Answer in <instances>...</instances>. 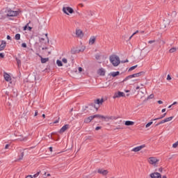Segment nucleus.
<instances>
[{
	"label": "nucleus",
	"instance_id": "f257e3e1",
	"mask_svg": "<svg viewBox=\"0 0 178 178\" xmlns=\"http://www.w3.org/2000/svg\"><path fill=\"white\" fill-rule=\"evenodd\" d=\"M110 62L115 67L119 66L120 65V58L117 55H111L109 57Z\"/></svg>",
	"mask_w": 178,
	"mask_h": 178
},
{
	"label": "nucleus",
	"instance_id": "f03ea898",
	"mask_svg": "<svg viewBox=\"0 0 178 178\" xmlns=\"http://www.w3.org/2000/svg\"><path fill=\"white\" fill-rule=\"evenodd\" d=\"M145 72H140L138 73L133 74L131 75L127 76L124 80L123 82L127 81V80H129V79H133L134 77H141L143 74H145Z\"/></svg>",
	"mask_w": 178,
	"mask_h": 178
},
{
	"label": "nucleus",
	"instance_id": "7ed1b4c3",
	"mask_svg": "<svg viewBox=\"0 0 178 178\" xmlns=\"http://www.w3.org/2000/svg\"><path fill=\"white\" fill-rule=\"evenodd\" d=\"M5 12L6 13V16H7V17H13L19 15V11L12 10L11 9H8Z\"/></svg>",
	"mask_w": 178,
	"mask_h": 178
},
{
	"label": "nucleus",
	"instance_id": "20e7f679",
	"mask_svg": "<svg viewBox=\"0 0 178 178\" xmlns=\"http://www.w3.org/2000/svg\"><path fill=\"white\" fill-rule=\"evenodd\" d=\"M92 118H93V119H95V118H98L99 119H111V120L116 119V118L115 117H105L104 115H101L99 114L92 115Z\"/></svg>",
	"mask_w": 178,
	"mask_h": 178
},
{
	"label": "nucleus",
	"instance_id": "39448f33",
	"mask_svg": "<svg viewBox=\"0 0 178 178\" xmlns=\"http://www.w3.org/2000/svg\"><path fill=\"white\" fill-rule=\"evenodd\" d=\"M63 12L65 13V15H69V13H73L74 10L70 7H63Z\"/></svg>",
	"mask_w": 178,
	"mask_h": 178
},
{
	"label": "nucleus",
	"instance_id": "423d86ee",
	"mask_svg": "<svg viewBox=\"0 0 178 178\" xmlns=\"http://www.w3.org/2000/svg\"><path fill=\"white\" fill-rule=\"evenodd\" d=\"M157 162H159V160H158L156 157L149 158V163H150V165H154V166H155Z\"/></svg>",
	"mask_w": 178,
	"mask_h": 178
},
{
	"label": "nucleus",
	"instance_id": "0eeeda50",
	"mask_svg": "<svg viewBox=\"0 0 178 178\" xmlns=\"http://www.w3.org/2000/svg\"><path fill=\"white\" fill-rule=\"evenodd\" d=\"M143 148H145V145H141L140 146H138L136 147H134L131 149L133 152H139V151H141Z\"/></svg>",
	"mask_w": 178,
	"mask_h": 178
},
{
	"label": "nucleus",
	"instance_id": "6e6552de",
	"mask_svg": "<svg viewBox=\"0 0 178 178\" xmlns=\"http://www.w3.org/2000/svg\"><path fill=\"white\" fill-rule=\"evenodd\" d=\"M151 178H162V175L159 172H152L150 174Z\"/></svg>",
	"mask_w": 178,
	"mask_h": 178
},
{
	"label": "nucleus",
	"instance_id": "1a4fd4ad",
	"mask_svg": "<svg viewBox=\"0 0 178 178\" xmlns=\"http://www.w3.org/2000/svg\"><path fill=\"white\" fill-rule=\"evenodd\" d=\"M121 97H124V92H118L117 93H115L113 96V99H115V98H120Z\"/></svg>",
	"mask_w": 178,
	"mask_h": 178
},
{
	"label": "nucleus",
	"instance_id": "9d476101",
	"mask_svg": "<svg viewBox=\"0 0 178 178\" xmlns=\"http://www.w3.org/2000/svg\"><path fill=\"white\" fill-rule=\"evenodd\" d=\"M3 77L6 81H12V77H10V75H9V74L4 72Z\"/></svg>",
	"mask_w": 178,
	"mask_h": 178
},
{
	"label": "nucleus",
	"instance_id": "9b49d317",
	"mask_svg": "<svg viewBox=\"0 0 178 178\" xmlns=\"http://www.w3.org/2000/svg\"><path fill=\"white\" fill-rule=\"evenodd\" d=\"M97 173H99L100 175H102L103 176H106V175L108 173V172L106 170L99 169L97 170Z\"/></svg>",
	"mask_w": 178,
	"mask_h": 178
},
{
	"label": "nucleus",
	"instance_id": "f8f14e48",
	"mask_svg": "<svg viewBox=\"0 0 178 178\" xmlns=\"http://www.w3.org/2000/svg\"><path fill=\"white\" fill-rule=\"evenodd\" d=\"M69 129V124H65L64 125L59 131V133L62 134V133H65V131L66 130H67Z\"/></svg>",
	"mask_w": 178,
	"mask_h": 178
},
{
	"label": "nucleus",
	"instance_id": "ddd939ff",
	"mask_svg": "<svg viewBox=\"0 0 178 178\" xmlns=\"http://www.w3.org/2000/svg\"><path fill=\"white\" fill-rule=\"evenodd\" d=\"M105 69L104 68H100L98 71H97V74H99V76H105Z\"/></svg>",
	"mask_w": 178,
	"mask_h": 178
},
{
	"label": "nucleus",
	"instance_id": "4468645a",
	"mask_svg": "<svg viewBox=\"0 0 178 178\" xmlns=\"http://www.w3.org/2000/svg\"><path fill=\"white\" fill-rule=\"evenodd\" d=\"M76 35H77V37H79L80 38H83V31L80 29L76 30Z\"/></svg>",
	"mask_w": 178,
	"mask_h": 178
},
{
	"label": "nucleus",
	"instance_id": "2eb2a0df",
	"mask_svg": "<svg viewBox=\"0 0 178 178\" xmlns=\"http://www.w3.org/2000/svg\"><path fill=\"white\" fill-rule=\"evenodd\" d=\"M6 47V42L4 40H2L1 44H0V51H3Z\"/></svg>",
	"mask_w": 178,
	"mask_h": 178
},
{
	"label": "nucleus",
	"instance_id": "dca6fc26",
	"mask_svg": "<svg viewBox=\"0 0 178 178\" xmlns=\"http://www.w3.org/2000/svg\"><path fill=\"white\" fill-rule=\"evenodd\" d=\"M95 40H97L95 36H92L89 40V44H90V45H93V44H95Z\"/></svg>",
	"mask_w": 178,
	"mask_h": 178
},
{
	"label": "nucleus",
	"instance_id": "f3484780",
	"mask_svg": "<svg viewBox=\"0 0 178 178\" xmlns=\"http://www.w3.org/2000/svg\"><path fill=\"white\" fill-rule=\"evenodd\" d=\"M95 104H97V105H102L104 104V99H97L95 100Z\"/></svg>",
	"mask_w": 178,
	"mask_h": 178
},
{
	"label": "nucleus",
	"instance_id": "a211bd4d",
	"mask_svg": "<svg viewBox=\"0 0 178 178\" xmlns=\"http://www.w3.org/2000/svg\"><path fill=\"white\" fill-rule=\"evenodd\" d=\"M93 119L92 115L89 116L88 118H85L84 123H90Z\"/></svg>",
	"mask_w": 178,
	"mask_h": 178
},
{
	"label": "nucleus",
	"instance_id": "6ab92c4d",
	"mask_svg": "<svg viewBox=\"0 0 178 178\" xmlns=\"http://www.w3.org/2000/svg\"><path fill=\"white\" fill-rule=\"evenodd\" d=\"M40 57L41 58V63H47V62H48V60H49V58H42V56H40Z\"/></svg>",
	"mask_w": 178,
	"mask_h": 178
},
{
	"label": "nucleus",
	"instance_id": "aec40b11",
	"mask_svg": "<svg viewBox=\"0 0 178 178\" xmlns=\"http://www.w3.org/2000/svg\"><path fill=\"white\" fill-rule=\"evenodd\" d=\"M119 74H120V72H119V71L113 72L111 73V76H112V77H116V76H119Z\"/></svg>",
	"mask_w": 178,
	"mask_h": 178
},
{
	"label": "nucleus",
	"instance_id": "412c9836",
	"mask_svg": "<svg viewBox=\"0 0 178 178\" xmlns=\"http://www.w3.org/2000/svg\"><path fill=\"white\" fill-rule=\"evenodd\" d=\"M176 51H177V48L172 47V48L170 49L168 52H169V54H175V52H176Z\"/></svg>",
	"mask_w": 178,
	"mask_h": 178
},
{
	"label": "nucleus",
	"instance_id": "4be33fe9",
	"mask_svg": "<svg viewBox=\"0 0 178 178\" xmlns=\"http://www.w3.org/2000/svg\"><path fill=\"white\" fill-rule=\"evenodd\" d=\"M134 124V122L133 121H126L125 126H133Z\"/></svg>",
	"mask_w": 178,
	"mask_h": 178
},
{
	"label": "nucleus",
	"instance_id": "5701e85b",
	"mask_svg": "<svg viewBox=\"0 0 178 178\" xmlns=\"http://www.w3.org/2000/svg\"><path fill=\"white\" fill-rule=\"evenodd\" d=\"M56 65L57 66H58L59 67H60L61 66H63V64L62 63V61L57 60H56Z\"/></svg>",
	"mask_w": 178,
	"mask_h": 178
},
{
	"label": "nucleus",
	"instance_id": "b1692460",
	"mask_svg": "<svg viewBox=\"0 0 178 178\" xmlns=\"http://www.w3.org/2000/svg\"><path fill=\"white\" fill-rule=\"evenodd\" d=\"M23 156H24V152H22L21 153V156H19V158L17 160H16V162H18V161H22V159H23Z\"/></svg>",
	"mask_w": 178,
	"mask_h": 178
},
{
	"label": "nucleus",
	"instance_id": "393cba45",
	"mask_svg": "<svg viewBox=\"0 0 178 178\" xmlns=\"http://www.w3.org/2000/svg\"><path fill=\"white\" fill-rule=\"evenodd\" d=\"M172 119H173V117H169V118H165V123L167 122H170V120H172Z\"/></svg>",
	"mask_w": 178,
	"mask_h": 178
},
{
	"label": "nucleus",
	"instance_id": "a878e982",
	"mask_svg": "<svg viewBox=\"0 0 178 178\" xmlns=\"http://www.w3.org/2000/svg\"><path fill=\"white\" fill-rule=\"evenodd\" d=\"M137 66L138 65H134V66H132L129 69V72H131V70H134V69H136L137 67Z\"/></svg>",
	"mask_w": 178,
	"mask_h": 178
},
{
	"label": "nucleus",
	"instance_id": "bb28decb",
	"mask_svg": "<svg viewBox=\"0 0 178 178\" xmlns=\"http://www.w3.org/2000/svg\"><path fill=\"white\" fill-rule=\"evenodd\" d=\"M15 40H20V34L19 33H17L15 35Z\"/></svg>",
	"mask_w": 178,
	"mask_h": 178
},
{
	"label": "nucleus",
	"instance_id": "cd10ccee",
	"mask_svg": "<svg viewBox=\"0 0 178 178\" xmlns=\"http://www.w3.org/2000/svg\"><path fill=\"white\" fill-rule=\"evenodd\" d=\"M137 33H138V31H136L135 33H134L129 38V40H131V38H133L134 35H136V34H137Z\"/></svg>",
	"mask_w": 178,
	"mask_h": 178
},
{
	"label": "nucleus",
	"instance_id": "c85d7f7f",
	"mask_svg": "<svg viewBox=\"0 0 178 178\" xmlns=\"http://www.w3.org/2000/svg\"><path fill=\"white\" fill-rule=\"evenodd\" d=\"M16 60L18 66H20V65H22V61L17 58H16Z\"/></svg>",
	"mask_w": 178,
	"mask_h": 178
},
{
	"label": "nucleus",
	"instance_id": "c756f323",
	"mask_svg": "<svg viewBox=\"0 0 178 178\" xmlns=\"http://www.w3.org/2000/svg\"><path fill=\"white\" fill-rule=\"evenodd\" d=\"M177 146H178V143L176 142L175 143H174V144L172 145V148H177Z\"/></svg>",
	"mask_w": 178,
	"mask_h": 178
},
{
	"label": "nucleus",
	"instance_id": "7c9ffc66",
	"mask_svg": "<svg viewBox=\"0 0 178 178\" xmlns=\"http://www.w3.org/2000/svg\"><path fill=\"white\" fill-rule=\"evenodd\" d=\"M152 123H153L152 122H148V123L145 125L146 129L148 128V127H149V126H151V124H152Z\"/></svg>",
	"mask_w": 178,
	"mask_h": 178
},
{
	"label": "nucleus",
	"instance_id": "2f4dec72",
	"mask_svg": "<svg viewBox=\"0 0 178 178\" xmlns=\"http://www.w3.org/2000/svg\"><path fill=\"white\" fill-rule=\"evenodd\" d=\"M165 116H166V113H165L164 114L161 115L160 117H159L158 119H163V118H165Z\"/></svg>",
	"mask_w": 178,
	"mask_h": 178
},
{
	"label": "nucleus",
	"instance_id": "473e14b6",
	"mask_svg": "<svg viewBox=\"0 0 178 178\" xmlns=\"http://www.w3.org/2000/svg\"><path fill=\"white\" fill-rule=\"evenodd\" d=\"M154 94L150 95L149 96L147 97V99H152L154 98Z\"/></svg>",
	"mask_w": 178,
	"mask_h": 178
},
{
	"label": "nucleus",
	"instance_id": "72a5a7b5",
	"mask_svg": "<svg viewBox=\"0 0 178 178\" xmlns=\"http://www.w3.org/2000/svg\"><path fill=\"white\" fill-rule=\"evenodd\" d=\"M62 62H63V63H67V59H66L65 58H64L62 59Z\"/></svg>",
	"mask_w": 178,
	"mask_h": 178
},
{
	"label": "nucleus",
	"instance_id": "f704fd0d",
	"mask_svg": "<svg viewBox=\"0 0 178 178\" xmlns=\"http://www.w3.org/2000/svg\"><path fill=\"white\" fill-rule=\"evenodd\" d=\"M22 48H27V44H26V43H22Z\"/></svg>",
	"mask_w": 178,
	"mask_h": 178
},
{
	"label": "nucleus",
	"instance_id": "c9c22d12",
	"mask_svg": "<svg viewBox=\"0 0 178 178\" xmlns=\"http://www.w3.org/2000/svg\"><path fill=\"white\" fill-rule=\"evenodd\" d=\"M101 58V56L99 54H97L95 56V59H97V60H99V59Z\"/></svg>",
	"mask_w": 178,
	"mask_h": 178
},
{
	"label": "nucleus",
	"instance_id": "e433bc0d",
	"mask_svg": "<svg viewBox=\"0 0 178 178\" xmlns=\"http://www.w3.org/2000/svg\"><path fill=\"white\" fill-rule=\"evenodd\" d=\"M163 123H166V121H165V119L163 120H161V121L159 122V124H163Z\"/></svg>",
	"mask_w": 178,
	"mask_h": 178
},
{
	"label": "nucleus",
	"instance_id": "4c0bfd02",
	"mask_svg": "<svg viewBox=\"0 0 178 178\" xmlns=\"http://www.w3.org/2000/svg\"><path fill=\"white\" fill-rule=\"evenodd\" d=\"M120 129H123V127H121L120 125H119L118 127H117L116 128L114 129V130H119Z\"/></svg>",
	"mask_w": 178,
	"mask_h": 178
},
{
	"label": "nucleus",
	"instance_id": "58836bf2",
	"mask_svg": "<svg viewBox=\"0 0 178 178\" xmlns=\"http://www.w3.org/2000/svg\"><path fill=\"white\" fill-rule=\"evenodd\" d=\"M34 116H38V111L35 110V114H34Z\"/></svg>",
	"mask_w": 178,
	"mask_h": 178
},
{
	"label": "nucleus",
	"instance_id": "ea45409f",
	"mask_svg": "<svg viewBox=\"0 0 178 178\" xmlns=\"http://www.w3.org/2000/svg\"><path fill=\"white\" fill-rule=\"evenodd\" d=\"M89 16H94V13L92 11H90Z\"/></svg>",
	"mask_w": 178,
	"mask_h": 178
},
{
	"label": "nucleus",
	"instance_id": "a19ab883",
	"mask_svg": "<svg viewBox=\"0 0 178 178\" xmlns=\"http://www.w3.org/2000/svg\"><path fill=\"white\" fill-rule=\"evenodd\" d=\"M167 80H172V77L170 76V74L167 76Z\"/></svg>",
	"mask_w": 178,
	"mask_h": 178
},
{
	"label": "nucleus",
	"instance_id": "79ce46f5",
	"mask_svg": "<svg viewBox=\"0 0 178 178\" xmlns=\"http://www.w3.org/2000/svg\"><path fill=\"white\" fill-rule=\"evenodd\" d=\"M154 42H155V40H149L148 44H154Z\"/></svg>",
	"mask_w": 178,
	"mask_h": 178
},
{
	"label": "nucleus",
	"instance_id": "37998d69",
	"mask_svg": "<svg viewBox=\"0 0 178 178\" xmlns=\"http://www.w3.org/2000/svg\"><path fill=\"white\" fill-rule=\"evenodd\" d=\"M78 70H79V72H83V68L81 67H79V68H78Z\"/></svg>",
	"mask_w": 178,
	"mask_h": 178
},
{
	"label": "nucleus",
	"instance_id": "c03bdc74",
	"mask_svg": "<svg viewBox=\"0 0 178 178\" xmlns=\"http://www.w3.org/2000/svg\"><path fill=\"white\" fill-rule=\"evenodd\" d=\"M56 123H59V118L57 120L54 122V124H56Z\"/></svg>",
	"mask_w": 178,
	"mask_h": 178
},
{
	"label": "nucleus",
	"instance_id": "a18cd8bd",
	"mask_svg": "<svg viewBox=\"0 0 178 178\" xmlns=\"http://www.w3.org/2000/svg\"><path fill=\"white\" fill-rule=\"evenodd\" d=\"M5 55L3 53H0V58H4Z\"/></svg>",
	"mask_w": 178,
	"mask_h": 178
},
{
	"label": "nucleus",
	"instance_id": "49530a36",
	"mask_svg": "<svg viewBox=\"0 0 178 178\" xmlns=\"http://www.w3.org/2000/svg\"><path fill=\"white\" fill-rule=\"evenodd\" d=\"M95 130L98 131V130H101V127H97L95 128Z\"/></svg>",
	"mask_w": 178,
	"mask_h": 178
},
{
	"label": "nucleus",
	"instance_id": "de8ad7c7",
	"mask_svg": "<svg viewBox=\"0 0 178 178\" xmlns=\"http://www.w3.org/2000/svg\"><path fill=\"white\" fill-rule=\"evenodd\" d=\"M157 102H158V104H163V102H162L161 100H159Z\"/></svg>",
	"mask_w": 178,
	"mask_h": 178
},
{
	"label": "nucleus",
	"instance_id": "09e8293b",
	"mask_svg": "<svg viewBox=\"0 0 178 178\" xmlns=\"http://www.w3.org/2000/svg\"><path fill=\"white\" fill-rule=\"evenodd\" d=\"M161 112H162V113L166 112V108H163V109L161 110Z\"/></svg>",
	"mask_w": 178,
	"mask_h": 178
},
{
	"label": "nucleus",
	"instance_id": "8fccbe9b",
	"mask_svg": "<svg viewBox=\"0 0 178 178\" xmlns=\"http://www.w3.org/2000/svg\"><path fill=\"white\" fill-rule=\"evenodd\" d=\"M27 26H29V24H27L26 26H25L24 27V30H27V29H28Z\"/></svg>",
	"mask_w": 178,
	"mask_h": 178
},
{
	"label": "nucleus",
	"instance_id": "3c124183",
	"mask_svg": "<svg viewBox=\"0 0 178 178\" xmlns=\"http://www.w3.org/2000/svg\"><path fill=\"white\" fill-rule=\"evenodd\" d=\"M7 40H12V38L10 37V35H7Z\"/></svg>",
	"mask_w": 178,
	"mask_h": 178
},
{
	"label": "nucleus",
	"instance_id": "603ef678",
	"mask_svg": "<svg viewBox=\"0 0 178 178\" xmlns=\"http://www.w3.org/2000/svg\"><path fill=\"white\" fill-rule=\"evenodd\" d=\"M28 29H29V31H31V30H33V28L31 26H29Z\"/></svg>",
	"mask_w": 178,
	"mask_h": 178
},
{
	"label": "nucleus",
	"instance_id": "864d4df0",
	"mask_svg": "<svg viewBox=\"0 0 178 178\" xmlns=\"http://www.w3.org/2000/svg\"><path fill=\"white\" fill-rule=\"evenodd\" d=\"M127 62H129V60H124V61H122V63H127Z\"/></svg>",
	"mask_w": 178,
	"mask_h": 178
},
{
	"label": "nucleus",
	"instance_id": "5fc2aeb1",
	"mask_svg": "<svg viewBox=\"0 0 178 178\" xmlns=\"http://www.w3.org/2000/svg\"><path fill=\"white\" fill-rule=\"evenodd\" d=\"M40 173H41V171H38V172H36V175H37L38 176H40Z\"/></svg>",
	"mask_w": 178,
	"mask_h": 178
},
{
	"label": "nucleus",
	"instance_id": "6e6d98bb",
	"mask_svg": "<svg viewBox=\"0 0 178 178\" xmlns=\"http://www.w3.org/2000/svg\"><path fill=\"white\" fill-rule=\"evenodd\" d=\"M8 148H9V145H6L5 146V149H8Z\"/></svg>",
	"mask_w": 178,
	"mask_h": 178
},
{
	"label": "nucleus",
	"instance_id": "4d7b16f0",
	"mask_svg": "<svg viewBox=\"0 0 178 178\" xmlns=\"http://www.w3.org/2000/svg\"><path fill=\"white\" fill-rule=\"evenodd\" d=\"M162 170H163L162 168H159V172H162Z\"/></svg>",
	"mask_w": 178,
	"mask_h": 178
},
{
	"label": "nucleus",
	"instance_id": "13d9d810",
	"mask_svg": "<svg viewBox=\"0 0 178 178\" xmlns=\"http://www.w3.org/2000/svg\"><path fill=\"white\" fill-rule=\"evenodd\" d=\"M26 178H33V176H31V175H28Z\"/></svg>",
	"mask_w": 178,
	"mask_h": 178
},
{
	"label": "nucleus",
	"instance_id": "bf43d9fd",
	"mask_svg": "<svg viewBox=\"0 0 178 178\" xmlns=\"http://www.w3.org/2000/svg\"><path fill=\"white\" fill-rule=\"evenodd\" d=\"M84 51V49L78 50V52H83Z\"/></svg>",
	"mask_w": 178,
	"mask_h": 178
},
{
	"label": "nucleus",
	"instance_id": "052dcab7",
	"mask_svg": "<svg viewBox=\"0 0 178 178\" xmlns=\"http://www.w3.org/2000/svg\"><path fill=\"white\" fill-rule=\"evenodd\" d=\"M33 177H38V175H37V174H35V175H33Z\"/></svg>",
	"mask_w": 178,
	"mask_h": 178
},
{
	"label": "nucleus",
	"instance_id": "680f3d73",
	"mask_svg": "<svg viewBox=\"0 0 178 178\" xmlns=\"http://www.w3.org/2000/svg\"><path fill=\"white\" fill-rule=\"evenodd\" d=\"M49 151H50V152H52V147H49Z\"/></svg>",
	"mask_w": 178,
	"mask_h": 178
},
{
	"label": "nucleus",
	"instance_id": "e2e57ef3",
	"mask_svg": "<svg viewBox=\"0 0 178 178\" xmlns=\"http://www.w3.org/2000/svg\"><path fill=\"white\" fill-rule=\"evenodd\" d=\"M177 104V102H174L172 105H176Z\"/></svg>",
	"mask_w": 178,
	"mask_h": 178
},
{
	"label": "nucleus",
	"instance_id": "0e129e2a",
	"mask_svg": "<svg viewBox=\"0 0 178 178\" xmlns=\"http://www.w3.org/2000/svg\"><path fill=\"white\" fill-rule=\"evenodd\" d=\"M45 37H46V38H47V40H48V33H46V34H45Z\"/></svg>",
	"mask_w": 178,
	"mask_h": 178
},
{
	"label": "nucleus",
	"instance_id": "69168bd1",
	"mask_svg": "<svg viewBox=\"0 0 178 178\" xmlns=\"http://www.w3.org/2000/svg\"><path fill=\"white\" fill-rule=\"evenodd\" d=\"M136 90H140V86H137Z\"/></svg>",
	"mask_w": 178,
	"mask_h": 178
},
{
	"label": "nucleus",
	"instance_id": "338daca9",
	"mask_svg": "<svg viewBox=\"0 0 178 178\" xmlns=\"http://www.w3.org/2000/svg\"><path fill=\"white\" fill-rule=\"evenodd\" d=\"M42 118H45V114H42Z\"/></svg>",
	"mask_w": 178,
	"mask_h": 178
},
{
	"label": "nucleus",
	"instance_id": "774afa93",
	"mask_svg": "<svg viewBox=\"0 0 178 178\" xmlns=\"http://www.w3.org/2000/svg\"><path fill=\"white\" fill-rule=\"evenodd\" d=\"M163 178H168V177L165 175H163Z\"/></svg>",
	"mask_w": 178,
	"mask_h": 178
}]
</instances>
